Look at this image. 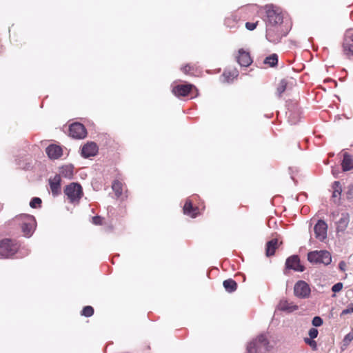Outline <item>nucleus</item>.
Instances as JSON below:
<instances>
[{"label": "nucleus", "mask_w": 353, "mask_h": 353, "mask_svg": "<svg viewBox=\"0 0 353 353\" xmlns=\"http://www.w3.org/2000/svg\"><path fill=\"white\" fill-rule=\"evenodd\" d=\"M265 22L266 27H275L283 23V15L279 8L273 5H267L265 6Z\"/></svg>", "instance_id": "1"}, {"label": "nucleus", "mask_w": 353, "mask_h": 353, "mask_svg": "<svg viewBox=\"0 0 353 353\" xmlns=\"http://www.w3.org/2000/svg\"><path fill=\"white\" fill-rule=\"evenodd\" d=\"M269 351V342L265 335L261 334L248 345L246 353H268Z\"/></svg>", "instance_id": "2"}, {"label": "nucleus", "mask_w": 353, "mask_h": 353, "mask_svg": "<svg viewBox=\"0 0 353 353\" xmlns=\"http://www.w3.org/2000/svg\"><path fill=\"white\" fill-rule=\"evenodd\" d=\"M307 260L312 264L327 265L332 262L331 254L327 250H314L308 252Z\"/></svg>", "instance_id": "3"}, {"label": "nucleus", "mask_w": 353, "mask_h": 353, "mask_svg": "<svg viewBox=\"0 0 353 353\" xmlns=\"http://www.w3.org/2000/svg\"><path fill=\"white\" fill-rule=\"evenodd\" d=\"M19 219L21 221V228L23 236L30 237L36 228L35 218L30 214H21L19 216Z\"/></svg>", "instance_id": "4"}, {"label": "nucleus", "mask_w": 353, "mask_h": 353, "mask_svg": "<svg viewBox=\"0 0 353 353\" xmlns=\"http://www.w3.org/2000/svg\"><path fill=\"white\" fill-rule=\"evenodd\" d=\"M64 193L70 202L73 204L79 203L83 196L82 188L77 183H71L68 185L64 190Z\"/></svg>", "instance_id": "5"}, {"label": "nucleus", "mask_w": 353, "mask_h": 353, "mask_svg": "<svg viewBox=\"0 0 353 353\" xmlns=\"http://www.w3.org/2000/svg\"><path fill=\"white\" fill-rule=\"evenodd\" d=\"M18 250V245L13 241L5 239L0 241V259L13 256Z\"/></svg>", "instance_id": "6"}, {"label": "nucleus", "mask_w": 353, "mask_h": 353, "mask_svg": "<svg viewBox=\"0 0 353 353\" xmlns=\"http://www.w3.org/2000/svg\"><path fill=\"white\" fill-rule=\"evenodd\" d=\"M343 52L348 59H353V30H348L345 34Z\"/></svg>", "instance_id": "7"}, {"label": "nucleus", "mask_w": 353, "mask_h": 353, "mask_svg": "<svg viewBox=\"0 0 353 353\" xmlns=\"http://www.w3.org/2000/svg\"><path fill=\"white\" fill-rule=\"evenodd\" d=\"M69 133L72 138L81 139L85 137L87 131L83 124L74 123L70 125Z\"/></svg>", "instance_id": "8"}, {"label": "nucleus", "mask_w": 353, "mask_h": 353, "mask_svg": "<svg viewBox=\"0 0 353 353\" xmlns=\"http://www.w3.org/2000/svg\"><path fill=\"white\" fill-rule=\"evenodd\" d=\"M294 292L296 296L301 299H305L309 296L310 294V288L306 282L303 281H299L294 285Z\"/></svg>", "instance_id": "9"}, {"label": "nucleus", "mask_w": 353, "mask_h": 353, "mask_svg": "<svg viewBox=\"0 0 353 353\" xmlns=\"http://www.w3.org/2000/svg\"><path fill=\"white\" fill-rule=\"evenodd\" d=\"M315 237L320 241L327 238V224L323 220H319L314 227Z\"/></svg>", "instance_id": "10"}, {"label": "nucleus", "mask_w": 353, "mask_h": 353, "mask_svg": "<svg viewBox=\"0 0 353 353\" xmlns=\"http://www.w3.org/2000/svg\"><path fill=\"white\" fill-rule=\"evenodd\" d=\"M236 59L238 63L242 67H248L252 63L250 53L243 49L239 50Z\"/></svg>", "instance_id": "11"}, {"label": "nucleus", "mask_w": 353, "mask_h": 353, "mask_svg": "<svg viewBox=\"0 0 353 353\" xmlns=\"http://www.w3.org/2000/svg\"><path fill=\"white\" fill-rule=\"evenodd\" d=\"M98 152V146L94 142H88L81 149V155L84 158L95 156Z\"/></svg>", "instance_id": "12"}, {"label": "nucleus", "mask_w": 353, "mask_h": 353, "mask_svg": "<svg viewBox=\"0 0 353 353\" xmlns=\"http://www.w3.org/2000/svg\"><path fill=\"white\" fill-rule=\"evenodd\" d=\"M285 265L287 268L292 269L297 272H303L304 270V267L300 264L299 258L296 255L289 257L286 260Z\"/></svg>", "instance_id": "13"}, {"label": "nucleus", "mask_w": 353, "mask_h": 353, "mask_svg": "<svg viewBox=\"0 0 353 353\" xmlns=\"http://www.w3.org/2000/svg\"><path fill=\"white\" fill-rule=\"evenodd\" d=\"M273 27H266V38L267 39L272 43H279L281 38L285 36V34H283L279 32L278 30L276 32L272 29Z\"/></svg>", "instance_id": "14"}, {"label": "nucleus", "mask_w": 353, "mask_h": 353, "mask_svg": "<svg viewBox=\"0 0 353 353\" xmlns=\"http://www.w3.org/2000/svg\"><path fill=\"white\" fill-rule=\"evenodd\" d=\"M192 87V84L178 85L173 87L172 92L176 97H185L190 93Z\"/></svg>", "instance_id": "15"}, {"label": "nucleus", "mask_w": 353, "mask_h": 353, "mask_svg": "<svg viewBox=\"0 0 353 353\" xmlns=\"http://www.w3.org/2000/svg\"><path fill=\"white\" fill-rule=\"evenodd\" d=\"M48 157L51 159H57L62 155V149L60 146L52 144L46 150Z\"/></svg>", "instance_id": "16"}, {"label": "nucleus", "mask_w": 353, "mask_h": 353, "mask_svg": "<svg viewBox=\"0 0 353 353\" xmlns=\"http://www.w3.org/2000/svg\"><path fill=\"white\" fill-rule=\"evenodd\" d=\"M50 187L53 196H57L60 193L61 190V178L60 175L56 174L52 179L49 180Z\"/></svg>", "instance_id": "17"}, {"label": "nucleus", "mask_w": 353, "mask_h": 353, "mask_svg": "<svg viewBox=\"0 0 353 353\" xmlns=\"http://www.w3.org/2000/svg\"><path fill=\"white\" fill-rule=\"evenodd\" d=\"M350 222V216L347 213H343L341 218L336 223V231L344 232Z\"/></svg>", "instance_id": "18"}, {"label": "nucleus", "mask_w": 353, "mask_h": 353, "mask_svg": "<svg viewBox=\"0 0 353 353\" xmlns=\"http://www.w3.org/2000/svg\"><path fill=\"white\" fill-rule=\"evenodd\" d=\"M239 76V71L236 69L225 70L221 77L223 82L231 83Z\"/></svg>", "instance_id": "19"}, {"label": "nucleus", "mask_w": 353, "mask_h": 353, "mask_svg": "<svg viewBox=\"0 0 353 353\" xmlns=\"http://www.w3.org/2000/svg\"><path fill=\"white\" fill-rule=\"evenodd\" d=\"M61 177H64L68 179L72 178L74 175V167L72 165H65L59 168V174Z\"/></svg>", "instance_id": "20"}, {"label": "nucleus", "mask_w": 353, "mask_h": 353, "mask_svg": "<svg viewBox=\"0 0 353 353\" xmlns=\"http://www.w3.org/2000/svg\"><path fill=\"white\" fill-rule=\"evenodd\" d=\"M183 213L192 218H194L198 214V208L193 207L190 200H187L183 206Z\"/></svg>", "instance_id": "21"}, {"label": "nucleus", "mask_w": 353, "mask_h": 353, "mask_svg": "<svg viewBox=\"0 0 353 353\" xmlns=\"http://www.w3.org/2000/svg\"><path fill=\"white\" fill-rule=\"evenodd\" d=\"M343 171H348L353 169V158L348 153L343 154V159L341 163Z\"/></svg>", "instance_id": "22"}, {"label": "nucleus", "mask_w": 353, "mask_h": 353, "mask_svg": "<svg viewBox=\"0 0 353 353\" xmlns=\"http://www.w3.org/2000/svg\"><path fill=\"white\" fill-rule=\"evenodd\" d=\"M278 244V240L276 239H272L268 241L266 245V255L268 256H272L274 254Z\"/></svg>", "instance_id": "23"}, {"label": "nucleus", "mask_w": 353, "mask_h": 353, "mask_svg": "<svg viewBox=\"0 0 353 353\" xmlns=\"http://www.w3.org/2000/svg\"><path fill=\"white\" fill-rule=\"evenodd\" d=\"M223 285L225 290L229 293L234 292L237 288V283L232 279L225 280L223 283Z\"/></svg>", "instance_id": "24"}, {"label": "nucleus", "mask_w": 353, "mask_h": 353, "mask_svg": "<svg viewBox=\"0 0 353 353\" xmlns=\"http://www.w3.org/2000/svg\"><path fill=\"white\" fill-rule=\"evenodd\" d=\"M279 307L283 311H287L292 312L298 309V306L293 304V303H289L287 301H281L279 304Z\"/></svg>", "instance_id": "25"}, {"label": "nucleus", "mask_w": 353, "mask_h": 353, "mask_svg": "<svg viewBox=\"0 0 353 353\" xmlns=\"http://www.w3.org/2000/svg\"><path fill=\"white\" fill-rule=\"evenodd\" d=\"M263 63L269 65L270 67L276 66L278 63V55L276 54H272L264 59Z\"/></svg>", "instance_id": "26"}, {"label": "nucleus", "mask_w": 353, "mask_h": 353, "mask_svg": "<svg viewBox=\"0 0 353 353\" xmlns=\"http://www.w3.org/2000/svg\"><path fill=\"white\" fill-rule=\"evenodd\" d=\"M122 188H123L122 183L117 180H115L112 185V188L113 191L114 192L115 196L117 198L120 197L122 194V189H123Z\"/></svg>", "instance_id": "27"}, {"label": "nucleus", "mask_w": 353, "mask_h": 353, "mask_svg": "<svg viewBox=\"0 0 353 353\" xmlns=\"http://www.w3.org/2000/svg\"><path fill=\"white\" fill-rule=\"evenodd\" d=\"M353 340V332H351L348 334H347L343 340V344L341 346V350H344L351 343V341Z\"/></svg>", "instance_id": "28"}, {"label": "nucleus", "mask_w": 353, "mask_h": 353, "mask_svg": "<svg viewBox=\"0 0 353 353\" xmlns=\"http://www.w3.org/2000/svg\"><path fill=\"white\" fill-rule=\"evenodd\" d=\"M287 81L285 79H282L277 88V94L281 97V94L286 90Z\"/></svg>", "instance_id": "29"}, {"label": "nucleus", "mask_w": 353, "mask_h": 353, "mask_svg": "<svg viewBox=\"0 0 353 353\" xmlns=\"http://www.w3.org/2000/svg\"><path fill=\"white\" fill-rule=\"evenodd\" d=\"M94 314V309L92 306H85L81 311V315L86 317H90Z\"/></svg>", "instance_id": "30"}, {"label": "nucleus", "mask_w": 353, "mask_h": 353, "mask_svg": "<svg viewBox=\"0 0 353 353\" xmlns=\"http://www.w3.org/2000/svg\"><path fill=\"white\" fill-rule=\"evenodd\" d=\"M41 203V199L39 197H34L33 199H32L30 203V206L32 208H37V206H40Z\"/></svg>", "instance_id": "31"}, {"label": "nucleus", "mask_w": 353, "mask_h": 353, "mask_svg": "<svg viewBox=\"0 0 353 353\" xmlns=\"http://www.w3.org/2000/svg\"><path fill=\"white\" fill-rule=\"evenodd\" d=\"M334 188H335L333 192V196L336 197L341 194V189L340 187V183L339 181L334 182Z\"/></svg>", "instance_id": "32"}, {"label": "nucleus", "mask_w": 353, "mask_h": 353, "mask_svg": "<svg viewBox=\"0 0 353 353\" xmlns=\"http://www.w3.org/2000/svg\"><path fill=\"white\" fill-rule=\"evenodd\" d=\"M312 323L314 326L319 327L323 324V321L320 316H315L313 318Z\"/></svg>", "instance_id": "33"}, {"label": "nucleus", "mask_w": 353, "mask_h": 353, "mask_svg": "<svg viewBox=\"0 0 353 353\" xmlns=\"http://www.w3.org/2000/svg\"><path fill=\"white\" fill-rule=\"evenodd\" d=\"M304 341H305V343L309 345L313 350L316 349L317 345H316V343L315 341H314L312 339H308V338H305L304 339Z\"/></svg>", "instance_id": "34"}, {"label": "nucleus", "mask_w": 353, "mask_h": 353, "mask_svg": "<svg viewBox=\"0 0 353 353\" xmlns=\"http://www.w3.org/2000/svg\"><path fill=\"white\" fill-rule=\"evenodd\" d=\"M353 313V304L348 305L345 310L341 313V316Z\"/></svg>", "instance_id": "35"}, {"label": "nucleus", "mask_w": 353, "mask_h": 353, "mask_svg": "<svg viewBox=\"0 0 353 353\" xmlns=\"http://www.w3.org/2000/svg\"><path fill=\"white\" fill-rule=\"evenodd\" d=\"M318 334H319L318 330L316 328H314V327L311 328L308 332V334H309L310 339H312L316 338L318 336Z\"/></svg>", "instance_id": "36"}, {"label": "nucleus", "mask_w": 353, "mask_h": 353, "mask_svg": "<svg viewBox=\"0 0 353 353\" xmlns=\"http://www.w3.org/2000/svg\"><path fill=\"white\" fill-rule=\"evenodd\" d=\"M342 288H343V283L341 282H339L332 286V292L336 293V292H340L342 290Z\"/></svg>", "instance_id": "37"}, {"label": "nucleus", "mask_w": 353, "mask_h": 353, "mask_svg": "<svg viewBox=\"0 0 353 353\" xmlns=\"http://www.w3.org/2000/svg\"><path fill=\"white\" fill-rule=\"evenodd\" d=\"M256 26H257V22H256V23L247 22L245 23V28L249 30H254L256 28Z\"/></svg>", "instance_id": "38"}, {"label": "nucleus", "mask_w": 353, "mask_h": 353, "mask_svg": "<svg viewBox=\"0 0 353 353\" xmlns=\"http://www.w3.org/2000/svg\"><path fill=\"white\" fill-rule=\"evenodd\" d=\"M92 223L94 225H101V216H96L92 217Z\"/></svg>", "instance_id": "39"}, {"label": "nucleus", "mask_w": 353, "mask_h": 353, "mask_svg": "<svg viewBox=\"0 0 353 353\" xmlns=\"http://www.w3.org/2000/svg\"><path fill=\"white\" fill-rule=\"evenodd\" d=\"M347 194L349 198H353V184L349 186Z\"/></svg>", "instance_id": "40"}, {"label": "nucleus", "mask_w": 353, "mask_h": 353, "mask_svg": "<svg viewBox=\"0 0 353 353\" xmlns=\"http://www.w3.org/2000/svg\"><path fill=\"white\" fill-rule=\"evenodd\" d=\"M190 70H191V67L188 64H187L184 67L181 68V70L185 74H187Z\"/></svg>", "instance_id": "41"}, {"label": "nucleus", "mask_w": 353, "mask_h": 353, "mask_svg": "<svg viewBox=\"0 0 353 353\" xmlns=\"http://www.w3.org/2000/svg\"><path fill=\"white\" fill-rule=\"evenodd\" d=\"M339 266L340 270H341L342 271H345L346 264L344 261H341L339 264Z\"/></svg>", "instance_id": "42"}]
</instances>
